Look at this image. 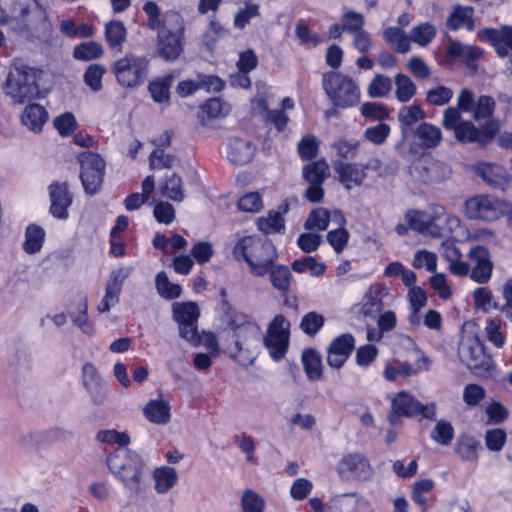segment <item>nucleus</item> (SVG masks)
<instances>
[{
  "instance_id": "obj_1",
  "label": "nucleus",
  "mask_w": 512,
  "mask_h": 512,
  "mask_svg": "<svg viewBox=\"0 0 512 512\" xmlns=\"http://www.w3.org/2000/svg\"><path fill=\"white\" fill-rule=\"evenodd\" d=\"M405 220L410 229L432 238L445 236L455 237L460 226V218L437 204L430 205L425 210H409Z\"/></svg>"
},
{
  "instance_id": "obj_2",
  "label": "nucleus",
  "mask_w": 512,
  "mask_h": 512,
  "mask_svg": "<svg viewBox=\"0 0 512 512\" xmlns=\"http://www.w3.org/2000/svg\"><path fill=\"white\" fill-rule=\"evenodd\" d=\"M110 472L133 495L142 491L144 461L134 451L120 447L107 458Z\"/></svg>"
},
{
  "instance_id": "obj_3",
  "label": "nucleus",
  "mask_w": 512,
  "mask_h": 512,
  "mask_svg": "<svg viewBox=\"0 0 512 512\" xmlns=\"http://www.w3.org/2000/svg\"><path fill=\"white\" fill-rule=\"evenodd\" d=\"M235 257H242L248 264L250 272L256 276H265L278 257L276 247L270 240L257 236L241 238L233 251Z\"/></svg>"
},
{
  "instance_id": "obj_4",
  "label": "nucleus",
  "mask_w": 512,
  "mask_h": 512,
  "mask_svg": "<svg viewBox=\"0 0 512 512\" xmlns=\"http://www.w3.org/2000/svg\"><path fill=\"white\" fill-rule=\"evenodd\" d=\"M322 87L336 107L348 108L360 102V88L350 76L326 72L322 76Z\"/></svg>"
},
{
  "instance_id": "obj_5",
  "label": "nucleus",
  "mask_w": 512,
  "mask_h": 512,
  "mask_svg": "<svg viewBox=\"0 0 512 512\" xmlns=\"http://www.w3.org/2000/svg\"><path fill=\"white\" fill-rule=\"evenodd\" d=\"M462 363L478 377H487L494 370L492 358L484 351V347L475 333H464L458 348Z\"/></svg>"
},
{
  "instance_id": "obj_6",
  "label": "nucleus",
  "mask_w": 512,
  "mask_h": 512,
  "mask_svg": "<svg viewBox=\"0 0 512 512\" xmlns=\"http://www.w3.org/2000/svg\"><path fill=\"white\" fill-rule=\"evenodd\" d=\"M509 202L492 194H477L464 202V214L469 220L492 223L507 213Z\"/></svg>"
},
{
  "instance_id": "obj_7",
  "label": "nucleus",
  "mask_w": 512,
  "mask_h": 512,
  "mask_svg": "<svg viewBox=\"0 0 512 512\" xmlns=\"http://www.w3.org/2000/svg\"><path fill=\"white\" fill-rule=\"evenodd\" d=\"M117 82L125 88L143 84L149 72V60L145 56L126 53L112 66Z\"/></svg>"
},
{
  "instance_id": "obj_8",
  "label": "nucleus",
  "mask_w": 512,
  "mask_h": 512,
  "mask_svg": "<svg viewBox=\"0 0 512 512\" xmlns=\"http://www.w3.org/2000/svg\"><path fill=\"white\" fill-rule=\"evenodd\" d=\"M235 347L229 354L241 364H251L255 359V350L260 340L259 326L251 321H246L235 327Z\"/></svg>"
},
{
  "instance_id": "obj_9",
  "label": "nucleus",
  "mask_w": 512,
  "mask_h": 512,
  "mask_svg": "<svg viewBox=\"0 0 512 512\" xmlns=\"http://www.w3.org/2000/svg\"><path fill=\"white\" fill-rule=\"evenodd\" d=\"M442 125L445 129L452 130L455 138L464 144H485L493 137V133L487 135L472 122L462 120L461 113L454 107H448L444 110Z\"/></svg>"
},
{
  "instance_id": "obj_10",
  "label": "nucleus",
  "mask_w": 512,
  "mask_h": 512,
  "mask_svg": "<svg viewBox=\"0 0 512 512\" xmlns=\"http://www.w3.org/2000/svg\"><path fill=\"white\" fill-rule=\"evenodd\" d=\"M338 476L343 481L367 482L374 476L369 459L361 453L344 455L336 465Z\"/></svg>"
},
{
  "instance_id": "obj_11",
  "label": "nucleus",
  "mask_w": 512,
  "mask_h": 512,
  "mask_svg": "<svg viewBox=\"0 0 512 512\" xmlns=\"http://www.w3.org/2000/svg\"><path fill=\"white\" fill-rule=\"evenodd\" d=\"M81 164L80 178L84 190L88 194H95L102 186L105 162L100 155L91 151L83 152L79 156Z\"/></svg>"
},
{
  "instance_id": "obj_12",
  "label": "nucleus",
  "mask_w": 512,
  "mask_h": 512,
  "mask_svg": "<svg viewBox=\"0 0 512 512\" xmlns=\"http://www.w3.org/2000/svg\"><path fill=\"white\" fill-rule=\"evenodd\" d=\"M290 323L283 315H276L268 326L264 344L274 360H280L289 344Z\"/></svg>"
},
{
  "instance_id": "obj_13",
  "label": "nucleus",
  "mask_w": 512,
  "mask_h": 512,
  "mask_svg": "<svg viewBox=\"0 0 512 512\" xmlns=\"http://www.w3.org/2000/svg\"><path fill=\"white\" fill-rule=\"evenodd\" d=\"M6 90L7 94L18 103L30 101L39 94L34 74L20 69L9 74Z\"/></svg>"
},
{
  "instance_id": "obj_14",
  "label": "nucleus",
  "mask_w": 512,
  "mask_h": 512,
  "mask_svg": "<svg viewBox=\"0 0 512 512\" xmlns=\"http://www.w3.org/2000/svg\"><path fill=\"white\" fill-rule=\"evenodd\" d=\"M30 18L28 19V31L30 36L42 43H51L53 40V25L48 18L46 9L37 1L28 8Z\"/></svg>"
},
{
  "instance_id": "obj_15",
  "label": "nucleus",
  "mask_w": 512,
  "mask_h": 512,
  "mask_svg": "<svg viewBox=\"0 0 512 512\" xmlns=\"http://www.w3.org/2000/svg\"><path fill=\"white\" fill-rule=\"evenodd\" d=\"M131 272V267H119L110 273L105 287V294L97 306L99 313H106L119 303L124 281Z\"/></svg>"
},
{
  "instance_id": "obj_16",
  "label": "nucleus",
  "mask_w": 512,
  "mask_h": 512,
  "mask_svg": "<svg viewBox=\"0 0 512 512\" xmlns=\"http://www.w3.org/2000/svg\"><path fill=\"white\" fill-rule=\"evenodd\" d=\"M468 258L471 263L470 278L478 284L487 283L493 271L489 250L485 246H473L468 252Z\"/></svg>"
},
{
  "instance_id": "obj_17",
  "label": "nucleus",
  "mask_w": 512,
  "mask_h": 512,
  "mask_svg": "<svg viewBox=\"0 0 512 512\" xmlns=\"http://www.w3.org/2000/svg\"><path fill=\"white\" fill-rule=\"evenodd\" d=\"M328 508L331 512H375L370 502L357 492L332 496Z\"/></svg>"
},
{
  "instance_id": "obj_18",
  "label": "nucleus",
  "mask_w": 512,
  "mask_h": 512,
  "mask_svg": "<svg viewBox=\"0 0 512 512\" xmlns=\"http://www.w3.org/2000/svg\"><path fill=\"white\" fill-rule=\"evenodd\" d=\"M338 181L346 190L361 186L366 177L365 167L360 163H348L337 160L333 163Z\"/></svg>"
},
{
  "instance_id": "obj_19",
  "label": "nucleus",
  "mask_w": 512,
  "mask_h": 512,
  "mask_svg": "<svg viewBox=\"0 0 512 512\" xmlns=\"http://www.w3.org/2000/svg\"><path fill=\"white\" fill-rule=\"evenodd\" d=\"M479 36L489 41L502 57L512 55V26L502 25L500 28H484L479 31Z\"/></svg>"
},
{
  "instance_id": "obj_20",
  "label": "nucleus",
  "mask_w": 512,
  "mask_h": 512,
  "mask_svg": "<svg viewBox=\"0 0 512 512\" xmlns=\"http://www.w3.org/2000/svg\"><path fill=\"white\" fill-rule=\"evenodd\" d=\"M142 413L149 423L158 426H166L172 420L171 403L162 395L150 399L143 406Z\"/></svg>"
},
{
  "instance_id": "obj_21",
  "label": "nucleus",
  "mask_w": 512,
  "mask_h": 512,
  "mask_svg": "<svg viewBox=\"0 0 512 512\" xmlns=\"http://www.w3.org/2000/svg\"><path fill=\"white\" fill-rule=\"evenodd\" d=\"M354 345L355 340L351 334H342L335 338L328 348V365L336 369L341 368L351 354Z\"/></svg>"
},
{
  "instance_id": "obj_22",
  "label": "nucleus",
  "mask_w": 512,
  "mask_h": 512,
  "mask_svg": "<svg viewBox=\"0 0 512 512\" xmlns=\"http://www.w3.org/2000/svg\"><path fill=\"white\" fill-rule=\"evenodd\" d=\"M50 212L61 220L68 218V208L72 203V196L65 182H56L49 186Z\"/></svg>"
},
{
  "instance_id": "obj_23",
  "label": "nucleus",
  "mask_w": 512,
  "mask_h": 512,
  "mask_svg": "<svg viewBox=\"0 0 512 512\" xmlns=\"http://www.w3.org/2000/svg\"><path fill=\"white\" fill-rule=\"evenodd\" d=\"M330 222L337 226H344L346 219L339 210L329 211L326 208L319 207L311 211L304 226L307 230L323 231L327 229Z\"/></svg>"
},
{
  "instance_id": "obj_24",
  "label": "nucleus",
  "mask_w": 512,
  "mask_h": 512,
  "mask_svg": "<svg viewBox=\"0 0 512 512\" xmlns=\"http://www.w3.org/2000/svg\"><path fill=\"white\" fill-rule=\"evenodd\" d=\"M151 477L153 480V488L157 494L168 493L179 481L177 470L168 465L156 467L152 471Z\"/></svg>"
},
{
  "instance_id": "obj_25",
  "label": "nucleus",
  "mask_w": 512,
  "mask_h": 512,
  "mask_svg": "<svg viewBox=\"0 0 512 512\" xmlns=\"http://www.w3.org/2000/svg\"><path fill=\"white\" fill-rule=\"evenodd\" d=\"M478 175L491 187L505 189L509 175L505 168L493 163H480L477 166Z\"/></svg>"
},
{
  "instance_id": "obj_26",
  "label": "nucleus",
  "mask_w": 512,
  "mask_h": 512,
  "mask_svg": "<svg viewBox=\"0 0 512 512\" xmlns=\"http://www.w3.org/2000/svg\"><path fill=\"white\" fill-rule=\"evenodd\" d=\"M473 15L474 9L472 7L455 5L447 17L446 26L452 31H457L461 28L473 31L475 28Z\"/></svg>"
},
{
  "instance_id": "obj_27",
  "label": "nucleus",
  "mask_w": 512,
  "mask_h": 512,
  "mask_svg": "<svg viewBox=\"0 0 512 512\" xmlns=\"http://www.w3.org/2000/svg\"><path fill=\"white\" fill-rule=\"evenodd\" d=\"M231 111L230 105L221 98L215 97L207 100L201 107L198 117L203 125L210 121L226 117Z\"/></svg>"
},
{
  "instance_id": "obj_28",
  "label": "nucleus",
  "mask_w": 512,
  "mask_h": 512,
  "mask_svg": "<svg viewBox=\"0 0 512 512\" xmlns=\"http://www.w3.org/2000/svg\"><path fill=\"white\" fill-rule=\"evenodd\" d=\"M255 153V147L244 139H232L228 144L227 157L235 165L249 163Z\"/></svg>"
},
{
  "instance_id": "obj_29",
  "label": "nucleus",
  "mask_w": 512,
  "mask_h": 512,
  "mask_svg": "<svg viewBox=\"0 0 512 512\" xmlns=\"http://www.w3.org/2000/svg\"><path fill=\"white\" fill-rule=\"evenodd\" d=\"M418 173L423 182L435 183L448 179L451 175V170L444 163L429 160L419 166Z\"/></svg>"
},
{
  "instance_id": "obj_30",
  "label": "nucleus",
  "mask_w": 512,
  "mask_h": 512,
  "mask_svg": "<svg viewBox=\"0 0 512 512\" xmlns=\"http://www.w3.org/2000/svg\"><path fill=\"white\" fill-rule=\"evenodd\" d=\"M159 55L167 61L176 60L183 51L184 36L158 34Z\"/></svg>"
},
{
  "instance_id": "obj_31",
  "label": "nucleus",
  "mask_w": 512,
  "mask_h": 512,
  "mask_svg": "<svg viewBox=\"0 0 512 512\" xmlns=\"http://www.w3.org/2000/svg\"><path fill=\"white\" fill-rule=\"evenodd\" d=\"M446 54L451 60H461L467 64L479 58L482 50L476 46L463 44L457 40L449 39L446 46Z\"/></svg>"
},
{
  "instance_id": "obj_32",
  "label": "nucleus",
  "mask_w": 512,
  "mask_h": 512,
  "mask_svg": "<svg viewBox=\"0 0 512 512\" xmlns=\"http://www.w3.org/2000/svg\"><path fill=\"white\" fill-rule=\"evenodd\" d=\"M48 120V113L39 104H31L25 107L21 115V122L32 132H40Z\"/></svg>"
},
{
  "instance_id": "obj_33",
  "label": "nucleus",
  "mask_w": 512,
  "mask_h": 512,
  "mask_svg": "<svg viewBox=\"0 0 512 512\" xmlns=\"http://www.w3.org/2000/svg\"><path fill=\"white\" fill-rule=\"evenodd\" d=\"M383 38L397 53L406 54L411 50L410 36L401 27L389 26L385 28Z\"/></svg>"
},
{
  "instance_id": "obj_34",
  "label": "nucleus",
  "mask_w": 512,
  "mask_h": 512,
  "mask_svg": "<svg viewBox=\"0 0 512 512\" xmlns=\"http://www.w3.org/2000/svg\"><path fill=\"white\" fill-rule=\"evenodd\" d=\"M392 409L397 415L413 416L419 414L420 403L410 393L400 391L392 398Z\"/></svg>"
},
{
  "instance_id": "obj_35",
  "label": "nucleus",
  "mask_w": 512,
  "mask_h": 512,
  "mask_svg": "<svg viewBox=\"0 0 512 512\" xmlns=\"http://www.w3.org/2000/svg\"><path fill=\"white\" fill-rule=\"evenodd\" d=\"M420 146L425 149L435 148L442 141L441 129L433 124L423 122L415 130Z\"/></svg>"
},
{
  "instance_id": "obj_36",
  "label": "nucleus",
  "mask_w": 512,
  "mask_h": 512,
  "mask_svg": "<svg viewBox=\"0 0 512 512\" xmlns=\"http://www.w3.org/2000/svg\"><path fill=\"white\" fill-rule=\"evenodd\" d=\"M481 443L472 436H461L455 444V453L462 461L477 462Z\"/></svg>"
},
{
  "instance_id": "obj_37",
  "label": "nucleus",
  "mask_w": 512,
  "mask_h": 512,
  "mask_svg": "<svg viewBox=\"0 0 512 512\" xmlns=\"http://www.w3.org/2000/svg\"><path fill=\"white\" fill-rule=\"evenodd\" d=\"M388 295V288L382 283H373L365 293L363 306L366 312L379 311L383 307V299Z\"/></svg>"
},
{
  "instance_id": "obj_38",
  "label": "nucleus",
  "mask_w": 512,
  "mask_h": 512,
  "mask_svg": "<svg viewBox=\"0 0 512 512\" xmlns=\"http://www.w3.org/2000/svg\"><path fill=\"white\" fill-rule=\"evenodd\" d=\"M105 38L113 49H121L127 39V29L122 21L111 20L105 25Z\"/></svg>"
},
{
  "instance_id": "obj_39",
  "label": "nucleus",
  "mask_w": 512,
  "mask_h": 512,
  "mask_svg": "<svg viewBox=\"0 0 512 512\" xmlns=\"http://www.w3.org/2000/svg\"><path fill=\"white\" fill-rule=\"evenodd\" d=\"M184 31V19L180 13L168 11L163 15L158 34L184 36Z\"/></svg>"
},
{
  "instance_id": "obj_40",
  "label": "nucleus",
  "mask_w": 512,
  "mask_h": 512,
  "mask_svg": "<svg viewBox=\"0 0 512 512\" xmlns=\"http://www.w3.org/2000/svg\"><path fill=\"white\" fill-rule=\"evenodd\" d=\"M285 220L282 213L269 211L266 216L257 219V227L264 234L280 233L285 228Z\"/></svg>"
},
{
  "instance_id": "obj_41",
  "label": "nucleus",
  "mask_w": 512,
  "mask_h": 512,
  "mask_svg": "<svg viewBox=\"0 0 512 512\" xmlns=\"http://www.w3.org/2000/svg\"><path fill=\"white\" fill-rule=\"evenodd\" d=\"M173 318L179 324L197 322L199 308L194 302H176L173 304Z\"/></svg>"
},
{
  "instance_id": "obj_42",
  "label": "nucleus",
  "mask_w": 512,
  "mask_h": 512,
  "mask_svg": "<svg viewBox=\"0 0 512 512\" xmlns=\"http://www.w3.org/2000/svg\"><path fill=\"white\" fill-rule=\"evenodd\" d=\"M436 27L429 22H422L412 27L410 31L411 42L427 47L436 37Z\"/></svg>"
},
{
  "instance_id": "obj_43",
  "label": "nucleus",
  "mask_w": 512,
  "mask_h": 512,
  "mask_svg": "<svg viewBox=\"0 0 512 512\" xmlns=\"http://www.w3.org/2000/svg\"><path fill=\"white\" fill-rule=\"evenodd\" d=\"M270 275V281L272 286L280 291L282 294H286L290 289V283L292 274L287 266L284 265H271L268 271Z\"/></svg>"
},
{
  "instance_id": "obj_44",
  "label": "nucleus",
  "mask_w": 512,
  "mask_h": 512,
  "mask_svg": "<svg viewBox=\"0 0 512 512\" xmlns=\"http://www.w3.org/2000/svg\"><path fill=\"white\" fill-rule=\"evenodd\" d=\"M302 363L307 377L310 380H319L322 377L321 356L315 350H305L302 354Z\"/></svg>"
},
{
  "instance_id": "obj_45",
  "label": "nucleus",
  "mask_w": 512,
  "mask_h": 512,
  "mask_svg": "<svg viewBox=\"0 0 512 512\" xmlns=\"http://www.w3.org/2000/svg\"><path fill=\"white\" fill-rule=\"evenodd\" d=\"M504 322L499 318H491L486 322L484 328L487 340L496 348H502L505 344L506 335L504 331Z\"/></svg>"
},
{
  "instance_id": "obj_46",
  "label": "nucleus",
  "mask_w": 512,
  "mask_h": 512,
  "mask_svg": "<svg viewBox=\"0 0 512 512\" xmlns=\"http://www.w3.org/2000/svg\"><path fill=\"white\" fill-rule=\"evenodd\" d=\"M308 183H324L329 175V166L325 160H318L305 165L302 169Z\"/></svg>"
},
{
  "instance_id": "obj_47",
  "label": "nucleus",
  "mask_w": 512,
  "mask_h": 512,
  "mask_svg": "<svg viewBox=\"0 0 512 512\" xmlns=\"http://www.w3.org/2000/svg\"><path fill=\"white\" fill-rule=\"evenodd\" d=\"M155 286L158 294L167 300L180 297L182 292L180 285L170 282L167 273L164 271L156 275Z\"/></svg>"
},
{
  "instance_id": "obj_48",
  "label": "nucleus",
  "mask_w": 512,
  "mask_h": 512,
  "mask_svg": "<svg viewBox=\"0 0 512 512\" xmlns=\"http://www.w3.org/2000/svg\"><path fill=\"white\" fill-rule=\"evenodd\" d=\"M240 506L241 512H264L266 502L256 491L246 489L242 493Z\"/></svg>"
},
{
  "instance_id": "obj_49",
  "label": "nucleus",
  "mask_w": 512,
  "mask_h": 512,
  "mask_svg": "<svg viewBox=\"0 0 512 512\" xmlns=\"http://www.w3.org/2000/svg\"><path fill=\"white\" fill-rule=\"evenodd\" d=\"M171 77L156 79L148 86L152 99L157 103H168L170 99Z\"/></svg>"
},
{
  "instance_id": "obj_50",
  "label": "nucleus",
  "mask_w": 512,
  "mask_h": 512,
  "mask_svg": "<svg viewBox=\"0 0 512 512\" xmlns=\"http://www.w3.org/2000/svg\"><path fill=\"white\" fill-rule=\"evenodd\" d=\"M44 237L45 232L41 227L28 226L25 233L24 250L29 254L38 252L42 248Z\"/></svg>"
},
{
  "instance_id": "obj_51",
  "label": "nucleus",
  "mask_w": 512,
  "mask_h": 512,
  "mask_svg": "<svg viewBox=\"0 0 512 512\" xmlns=\"http://www.w3.org/2000/svg\"><path fill=\"white\" fill-rule=\"evenodd\" d=\"M494 233L488 228H477L469 231L460 220L459 229L456 230L455 239L458 241H489L493 238Z\"/></svg>"
},
{
  "instance_id": "obj_52",
  "label": "nucleus",
  "mask_w": 512,
  "mask_h": 512,
  "mask_svg": "<svg viewBox=\"0 0 512 512\" xmlns=\"http://www.w3.org/2000/svg\"><path fill=\"white\" fill-rule=\"evenodd\" d=\"M103 55V47L95 42L89 41L75 46L73 56L77 60L89 61L98 59Z\"/></svg>"
},
{
  "instance_id": "obj_53",
  "label": "nucleus",
  "mask_w": 512,
  "mask_h": 512,
  "mask_svg": "<svg viewBox=\"0 0 512 512\" xmlns=\"http://www.w3.org/2000/svg\"><path fill=\"white\" fill-rule=\"evenodd\" d=\"M162 193L175 202H182L185 198L182 178L172 174L165 180L162 186Z\"/></svg>"
},
{
  "instance_id": "obj_54",
  "label": "nucleus",
  "mask_w": 512,
  "mask_h": 512,
  "mask_svg": "<svg viewBox=\"0 0 512 512\" xmlns=\"http://www.w3.org/2000/svg\"><path fill=\"white\" fill-rule=\"evenodd\" d=\"M392 89V81L389 77L378 74L368 84L367 93L371 98H383Z\"/></svg>"
},
{
  "instance_id": "obj_55",
  "label": "nucleus",
  "mask_w": 512,
  "mask_h": 512,
  "mask_svg": "<svg viewBox=\"0 0 512 512\" xmlns=\"http://www.w3.org/2000/svg\"><path fill=\"white\" fill-rule=\"evenodd\" d=\"M396 98L400 102H408L416 94V86L413 81L404 74L395 76Z\"/></svg>"
},
{
  "instance_id": "obj_56",
  "label": "nucleus",
  "mask_w": 512,
  "mask_h": 512,
  "mask_svg": "<svg viewBox=\"0 0 512 512\" xmlns=\"http://www.w3.org/2000/svg\"><path fill=\"white\" fill-rule=\"evenodd\" d=\"M437 255L426 249L417 250L414 253L412 266L416 269L425 268L427 271L435 272L437 269Z\"/></svg>"
},
{
  "instance_id": "obj_57",
  "label": "nucleus",
  "mask_w": 512,
  "mask_h": 512,
  "mask_svg": "<svg viewBox=\"0 0 512 512\" xmlns=\"http://www.w3.org/2000/svg\"><path fill=\"white\" fill-rule=\"evenodd\" d=\"M292 269L297 273L308 270L312 276H320L325 271V265L318 262L314 257L307 256L303 259H296L292 262Z\"/></svg>"
},
{
  "instance_id": "obj_58",
  "label": "nucleus",
  "mask_w": 512,
  "mask_h": 512,
  "mask_svg": "<svg viewBox=\"0 0 512 512\" xmlns=\"http://www.w3.org/2000/svg\"><path fill=\"white\" fill-rule=\"evenodd\" d=\"M53 126L60 136L67 137L74 133L78 123L71 112H65L54 118Z\"/></svg>"
},
{
  "instance_id": "obj_59",
  "label": "nucleus",
  "mask_w": 512,
  "mask_h": 512,
  "mask_svg": "<svg viewBox=\"0 0 512 512\" xmlns=\"http://www.w3.org/2000/svg\"><path fill=\"white\" fill-rule=\"evenodd\" d=\"M96 440L103 444L113 445L118 444L120 447L125 448L130 443V437L125 432L117 430H101L96 434Z\"/></svg>"
},
{
  "instance_id": "obj_60",
  "label": "nucleus",
  "mask_w": 512,
  "mask_h": 512,
  "mask_svg": "<svg viewBox=\"0 0 512 512\" xmlns=\"http://www.w3.org/2000/svg\"><path fill=\"white\" fill-rule=\"evenodd\" d=\"M454 436V428L450 422L440 420L431 431V438L441 445H449Z\"/></svg>"
},
{
  "instance_id": "obj_61",
  "label": "nucleus",
  "mask_w": 512,
  "mask_h": 512,
  "mask_svg": "<svg viewBox=\"0 0 512 512\" xmlns=\"http://www.w3.org/2000/svg\"><path fill=\"white\" fill-rule=\"evenodd\" d=\"M106 69L100 64H91L84 73V82L91 90L97 92L102 89V78Z\"/></svg>"
},
{
  "instance_id": "obj_62",
  "label": "nucleus",
  "mask_w": 512,
  "mask_h": 512,
  "mask_svg": "<svg viewBox=\"0 0 512 512\" xmlns=\"http://www.w3.org/2000/svg\"><path fill=\"white\" fill-rule=\"evenodd\" d=\"M434 482L431 479H421L414 483L412 488V499L419 506L426 508V494L432 491Z\"/></svg>"
},
{
  "instance_id": "obj_63",
  "label": "nucleus",
  "mask_w": 512,
  "mask_h": 512,
  "mask_svg": "<svg viewBox=\"0 0 512 512\" xmlns=\"http://www.w3.org/2000/svg\"><path fill=\"white\" fill-rule=\"evenodd\" d=\"M453 94L451 88L439 85L427 91L426 100L432 105L443 106L450 102Z\"/></svg>"
},
{
  "instance_id": "obj_64",
  "label": "nucleus",
  "mask_w": 512,
  "mask_h": 512,
  "mask_svg": "<svg viewBox=\"0 0 512 512\" xmlns=\"http://www.w3.org/2000/svg\"><path fill=\"white\" fill-rule=\"evenodd\" d=\"M425 112L419 105L403 107L398 112L399 121L405 126H412L425 118Z\"/></svg>"
}]
</instances>
